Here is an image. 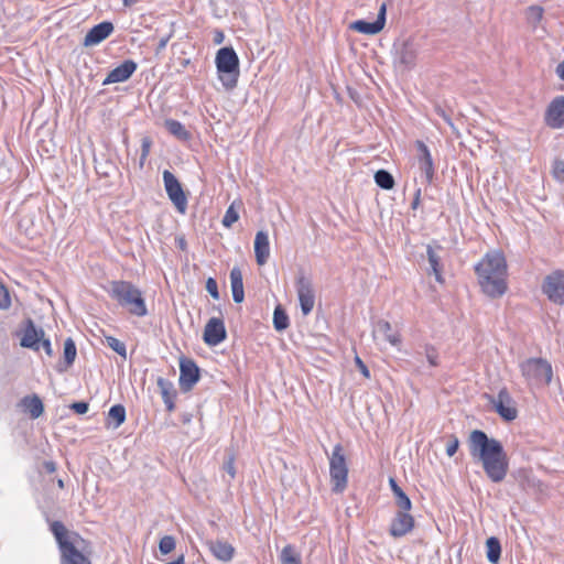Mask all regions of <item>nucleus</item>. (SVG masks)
Returning a JSON list of instances; mask_svg holds the SVG:
<instances>
[{
  "label": "nucleus",
  "mask_w": 564,
  "mask_h": 564,
  "mask_svg": "<svg viewBox=\"0 0 564 564\" xmlns=\"http://www.w3.org/2000/svg\"><path fill=\"white\" fill-rule=\"evenodd\" d=\"M113 31V25L111 22L104 21L95 26H93L88 33L85 35L84 45L90 46L96 45L107 39Z\"/></svg>",
  "instance_id": "obj_22"
},
{
  "label": "nucleus",
  "mask_w": 564,
  "mask_h": 564,
  "mask_svg": "<svg viewBox=\"0 0 564 564\" xmlns=\"http://www.w3.org/2000/svg\"><path fill=\"white\" fill-rule=\"evenodd\" d=\"M230 284L232 299L236 303H241L245 299L242 273L239 268H234L230 271Z\"/></svg>",
  "instance_id": "obj_27"
},
{
  "label": "nucleus",
  "mask_w": 564,
  "mask_h": 564,
  "mask_svg": "<svg viewBox=\"0 0 564 564\" xmlns=\"http://www.w3.org/2000/svg\"><path fill=\"white\" fill-rule=\"evenodd\" d=\"M51 531L61 553V564H91L76 546L77 541L82 540L78 533L69 532L61 521H53Z\"/></svg>",
  "instance_id": "obj_3"
},
{
  "label": "nucleus",
  "mask_w": 564,
  "mask_h": 564,
  "mask_svg": "<svg viewBox=\"0 0 564 564\" xmlns=\"http://www.w3.org/2000/svg\"><path fill=\"white\" fill-rule=\"evenodd\" d=\"M468 447L474 459L481 463L486 476L496 484L502 482L509 470V458L502 444L481 430H474L468 437Z\"/></svg>",
  "instance_id": "obj_1"
},
{
  "label": "nucleus",
  "mask_w": 564,
  "mask_h": 564,
  "mask_svg": "<svg viewBox=\"0 0 564 564\" xmlns=\"http://www.w3.org/2000/svg\"><path fill=\"white\" fill-rule=\"evenodd\" d=\"M420 52L419 44L413 39L403 41L395 47L394 65L402 70H411L415 67Z\"/></svg>",
  "instance_id": "obj_9"
},
{
  "label": "nucleus",
  "mask_w": 564,
  "mask_h": 564,
  "mask_svg": "<svg viewBox=\"0 0 564 564\" xmlns=\"http://www.w3.org/2000/svg\"><path fill=\"white\" fill-rule=\"evenodd\" d=\"M394 498H395V506L398 507V510L403 511H410L412 508V502L408 495L401 489L395 490Z\"/></svg>",
  "instance_id": "obj_35"
},
{
  "label": "nucleus",
  "mask_w": 564,
  "mask_h": 564,
  "mask_svg": "<svg viewBox=\"0 0 564 564\" xmlns=\"http://www.w3.org/2000/svg\"><path fill=\"white\" fill-rule=\"evenodd\" d=\"M206 290L212 295L213 299H215V300L219 299L218 286H217V282L215 279L208 278V280L206 282Z\"/></svg>",
  "instance_id": "obj_45"
},
{
  "label": "nucleus",
  "mask_w": 564,
  "mask_h": 564,
  "mask_svg": "<svg viewBox=\"0 0 564 564\" xmlns=\"http://www.w3.org/2000/svg\"><path fill=\"white\" fill-rule=\"evenodd\" d=\"M441 249H442L441 246H437L436 249H435V248H433L430 245L426 248V254H427V260H429V263H430L431 272L435 275V280L438 283H443L444 282V278L442 275L441 257H440V254L437 252V250H441Z\"/></svg>",
  "instance_id": "obj_26"
},
{
  "label": "nucleus",
  "mask_w": 564,
  "mask_h": 564,
  "mask_svg": "<svg viewBox=\"0 0 564 564\" xmlns=\"http://www.w3.org/2000/svg\"><path fill=\"white\" fill-rule=\"evenodd\" d=\"M163 183L171 202L180 213L184 214L187 208V198L178 180L172 172L164 170Z\"/></svg>",
  "instance_id": "obj_10"
},
{
  "label": "nucleus",
  "mask_w": 564,
  "mask_h": 564,
  "mask_svg": "<svg viewBox=\"0 0 564 564\" xmlns=\"http://www.w3.org/2000/svg\"><path fill=\"white\" fill-rule=\"evenodd\" d=\"M542 292L547 300L556 305H564V270H554L542 283Z\"/></svg>",
  "instance_id": "obj_8"
},
{
  "label": "nucleus",
  "mask_w": 564,
  "mask_h": 564,
  "mask_svg": "<svg viewBox=\"0 0 564 564\" xmlns=\"http://www.w3.org/2000/svg\"><path fill=\"white\" fill-rule=\"evenodd\" d=\"M546 123L553 129L564 126V96L555 98L547 108Z\"/></svg>",
  "instance_id": "obj_19"
},
{
  "label": "nucleus",
  "mask_w": 564,
  "mask_h": 564,
  "mask_svg": "<svg viewBox=\"0 0 564 564\" xmlns=\"http://www.w3.org/2000/svg\"><path fill=\"white\" fill-rule=\"evenodd\" d=\"M122 1L126 7H131L139 2V0H122Z\"/></svg>",
  "instance_id": "obj_57"
},
{
  "label": "nucleus",
  "mask_w": 564,
  "mask_h": 564,
  "mask_svg": "<svg viewBox=\"0 0 564 564\" xmlns=\"http://www.w3.org/2000/svg\"><path fill=\"white\" fill-rule=\"evenodd\" d=\"M254 254L256 261L259 265H263L268 262L270 257V242L268 234L263 230L256 234Z\"/></svg>",
  "instance_id": "obj_24"
},
{
  "label": "nucleus",
  "mask_w": 564,
  "mask_h": 564,
  "mask_svg": "<svg viewBox=\"0 0 564 564\" xmlns=\"http://www.w3.org/2000/svg\"><path fill=\"white\" fill-rule=\"evenodd\" d=\"M147 158H148L147 154H142L141 153V156H140V160H139V165H140L141 169L143 167V165H144V163L147 161Z\"/></svg>",
  "instance_id": "obj_58"
},
{
  "label": "nucleus",
  "mask_w": 564,
  "mask_h": 564,
  "mask_svg": "<svg viewBox=\"0 0 564 564\" xmlns=\"http://www.w3.org/2000/svg\"><path fill=\"white\" fill-rule=\"evenodd\" d=\"M224 41V33L219 30L215 31V34H214V42L216 44H221Z\"/></svg>",
  "instance_id": "obj_53"
},
{
  "label": "nucleus",
  "mask_w": 564,
  "mask_h": 564,
  "mask_svg": "<svg viewBox=\"0 0 564 564\" xmlns=\"http://www.w3.org/2000/svg\"><path fill=\"white\" fill-rule=\"evenodd\" d=\"M235 459L234 452L231 449H227L223 469L230 476V479L236 477Z\"/></svg>",
  "instance_id": "obj_36"
},
{
  "label": "nucleus",
  "mask_w": 564,
  "mask_h": 564,
  "mask_svg": "<svg viewBox=\"0 0 564 564\" xmlns=\"http://www.w3.org/2000/svg\"><path fill=\"white\" fill-rule=\"evenodd\" d=\"M45 468L48 473L55 471V464L52 462L45 463Z\"/></svg>",
  "instance_id": "obj_56"
},
{
  "label": "nucleus",
  "mask_w": 564,
  "mask_h": 564,
  "mask_svg": "<svg viewBox=\"0 0 564 564\" xmlns=\"http://www.w3.org/2000/svg\"><path fill=\"white\" fill-rule=\"evenodd\" d=\"M417 150V164L426 184H431L434 177V163L431 152L423 141L415 142Z\"/></svg>",
  "instance_id": "obj_13"
},
{
  "label": "nucleus",
  "mask_w": 564,
  "mask_h": 564,
  "mask_svg": "<svg viewBox=\"0 0 564 564\" xmlns=\"http://www.w3.org/2000/svg\"><path fill=\"white\" fill-rule=\"evenodd\" d=\"M21 411L28 414L32 420L40 417L44 412V405L37 394H30L24 397L18 403Z\"/></svg>",
  "instance_id": "obj_23"
},
{
  "label": "nucleus",
  "mask_w": 564,
  "mask_h": 564,
  "mask_svg": "<svg viewBox=\"0 0 564 564\" xmlns=\"http://www.w3.org/2000/svg\"><path fill=\"white\" fill-rule=\"evenodd\" d=\"M484 397L492 403L496 412L503 420L510 422L517 419V403L509 394L508 390H500L497 399H495L488 393H485Z\"/></svg>",
  "instance_id": "obj_11"
},
{
  "label": "nucleus",
  "mask_w": 564,
  "mask_h": 564,
  "mask_svg": "<svg viewBox=\"0 0 564 564\" xmlns=\"http://www.w3.org/2000/svg\"><path fill=\"white\" fill-rule=\"evenodd\" d=\"M199 379V369L191 359H182L180 364V383L184 388H191Z\"/></svg>",
  "instance_id": "obj_21"
},
{
  "label": "nucleus",
  "mask_w": 564,
  "mask_h": 564,
  "mask_svg": "<svg viewBox=\"0 0 564 564\" xmlns=\"http://www.w3.org/2000/svg\"><path fill=\"white\" fill-rule=\"evenodd\" d=\"M552 174L558 182H564V161L555 160L553 162Z\"/></svg>",
  "instance_id": "obj_43"
},
{
  "label": "nucleus",
  "mask_w": 564,
  "mask_h": 564,
  "mask_svg": "<svg viewBox=\"0 0 564 564\" xmlns=\"http://www.w3.org/2000/svg\"><path fill=\"white\" fill-rule=\"evenodd\" d=\"M329 476L334 492H343L347 487L348 466L341 444H336L329 457Z\"/></svg>",
  "instance_id": "obj_6"
},
{
  "label": "nucleus",
  "mask_w": 564,
  "mask_h": 564,
  "mask_svg": "<svg viewBox=\"0 0 564 564\" xmlns=\"http://www.w3.org/2000/svg\"><path fill=\"white\" fill-rule=\"evenodd\" d=\"M63 355H64V361H65L66 366H70L74 362L76 355H77L76 345L72 338H67L64 341Z\"/></svg>",
  "instance_id": "obj_34"
},
{
  "label": "nucleus",
  "mask_w": 564,
  "mask_h": 564,
  "mask_svg": "<svg viewBox=\"0 0 564 564\" xmlns=\"http://www.w3.org/2000/svg\"><path fill=\"white\" fill-rule=\"evenodd\" d=\"M77 414H85L88 411L89 404L85 401L74 402L69 405Z\"/></svg>",
  "instance_id": "obj_47"
},
{
  "label": "nucleus",
  "mask_w": 564,
  "mask_h": 564,
  "mask_svg": "<svg viewBox=\"0 0 564 564\" xmlns=\"http://www.w3.org/2000/svg\"><path fill=\"white\" fill-rule=\"evenodd\" d=\"M375 182L383 189H391L394 186L393 176L386 170H379L376 172Z\"/></svg>",
  "instance_id": "obj_32"
},
{
  "label": "nucleus",
  "mask_w": 564,
  "mask_h": 564,
  "mask_svg": "<svg viewBox=\"0 0 564 564\" xmlns=\"http://www.w3.org/2000/svg\"><path fill=\"white\" fill-rule=\"evenodd\" d=\"M137 64L132 59H127L116 68H113L105 78L104 85L122 83L131 77L135 72Z\"/></svg>",
  "instance_id": "obj_20"
},
{
  "label": "nucleus",
  "mask_w": 564,
  "mask_h": 564,
  "mask_svg": "<svg viewBox=\"0 0 564 564\" xmlns=\"http://www.w3.org/2000/svg\"><path fill=\"white\" fill-rule=\"evenodd\" d=\"M372 335L377 339L389 343L391 346H399L401 344V336L398 330H393L388 321L379 319L375 323Z\"/></svg>",
  "instance_id": "obj_18"
},
{
  "label": "nucleus",
  "mask_w": 564,
  "mask_h": 564,
  "mask_svg": "<svg viewBox=\"0 0 564 564\" xmlns=\"http://www.w3.org/2000/svg\"><path fill=\"white\" fill-rule=\"evenodd\" d=\"M57 485L59 488H64V481L62 479H58Z\"/></svg>",
  "instance_id": "obj_60"
},
{
  "label": "nucleus",
  "mask_w": 564,
  "mask_h": 564,
  "mask_svg": "<svg viewBox=\"0 0 564 564\" xmlns=\"http://www.w3.org/2000/svg\"><path fill=\"white\" fill-rule=\"evenodd\" d=\"M356 365L359 369V371L365 376V377H369V370L367 368V366L360 360L359 357H356Z\"/></svg>",
  "instance_id": "obj_50"
},
{
  "label": "nucleus",
  "mask_w": 564,
  "mask_h": 564,
  "mask_svg": "<svg viewBox=\"0 0 564 564\" xmlns=\"http://www.w3.org/2000/svg\"><path fill=\"white\" fill-rule=\"evenodd\" d=\"M204 341L209 346H217L226 338L225 324L220 318H210L204 329Z\"/></svg>",
  "instance_id": "obj_17"
},
{
  "label": "nucleus",
  "mask_w": 564,
  "mask_h": 564,
  "mask_svg": "<svg viewBox=\"0 0 564 564\" xmlns=\"http://www.w3.org/2000/svg\"><path fill=\"white\" fill-rule=\"evenodd\" d=\"M420 202H421V189H416L415 194H414V198H413V202L411 204V207L413 209H416L420 205Z\"/></svg>",
  "instance_id": "obj_51"
},
{
  "label": "nucleus",
  "mask_w": 564,
  "mask_h": 564,
  "mask_svg": "<svg viewBox=\"0 0 564 564\" xmlns=\"http://www.w3.org/2000/svg\"><path fill=\"white\" fill-rule=\"evenodd\" d=\"M44 337V330L41 327H36L34 322L29 318L24 324V328L22 330L20 345L25 348L33 349L35 351L40 350L41 340Z\"/></svg>",
  "instance_id": "obj_16"
},
{
  "label": "nucleus",
  "mask_w": 564,
  "mask_h": 564,
  "mask_svg": "<svg viewBox=\"0 0 564 564\" xmlns=\"http://www.w3.org/2000/svg\"><path fill=\"white\" fill-rule=\"evenodd\" d=\"M166 130L182 141H187L191 138V133L186 130L185 126L174 119H167L164 122Z\"/></svg>",
  "instance_id": "obj_28"
},
{
  "label": "nucleus",
  "mask_w": 564,
  "mask_h": 564,
  "mask_svg": "<svg viewBox=\"0 0 564 564\" xmlns=\"http://www.w3.org/2000/svg\"><path fill=\"white\" fill-rule=\"evenodd\" d=\"M126 421V409L122 404L112 405L108 412L107 425L118 429Z\"/></svg>",
  "instance_id": "obj_29"
},
{
  "label": "nucleus",
  "mask_w": 564,
  "mask_h": 564,
  "mask_svg": "<svg viewBox=\"0 0 564 564\" xmlns=\"http://www.w3.org/2000/svg\"><path fill=\"white\" fill-rule=\"evenodd\" d=\"M414 528V518L409 511L398 510L393 517L389 533L393 538H401L406 535Z\"/></svg>",
  "instance_id": "obj_15"
},
{
  "label": "nucleus",
  "mask_w": 564,
  "mask_h": 564,
  "mask_svg": "<svg viewBox=\"0 0 564 564\" xmlns=\"http://www.w3.org/2000/svg\"><path fill=\"white\" fill-rule=\"evenodd\" d=\"M424 356L431 367L438 366V352L435 347L426 345L424 347Z\"/></svg>",
  "instance_id": "obj_41"
},
{
  "label": "nucleus",
  "mask_w": 564,
  "mask_h": 564,
  "mask_svg": "<svg viewBox=\"0 0 564 564\" xmlns=\"http://www.w3.org/2000/svg\"><path fill=\"white\" fill-rule=\"evenodd\" d=\"M239 218L238 212L235 209L234 205H230L225 213V216L221 220V224L229 228L231 227Z\"/></svg>",
  "instance_id": "obj_39"
},
{
  "label": "nucleus",
  "mask_w": 564,
  "mask_h": 564,
  "mask_svg": "<svg viewBox=\"0 0 564 564\" xmlns=\"http://www.w3.org/2000/svg\"><path fill=\"white\" fill-rule=\"evenodd\" d=\"M479 285L490 297H500L507 291V262L500 251L487 252L476 264Z\"/></svg>",
  "instance_id": "obj_2"
},
{
  "label": "nucleus",
  "mask_w": 564,
  "mask_h": 564,
  "mask_svg": "<svg viewBox=\"0 0 564 564\" xmlns=\"http://www.w3.org/2000/svg\"><path fill=\"white\" fill-rule=\"evenodd\" d=\"M170 37H171V35H166V36H163V37L160 39L159 45H158V52H160V51L165 48Z\"/></svg>",
  "instance_id": "obj_52"
},
{
  "label": "nucleus",
  "mask_w": 564,
  "mask_h": 564,
  "mask_svg": "<svg viewBox=\"0 0 564 564\" xmlns=\"http://www.w3.org/2000/svg\"><path fill=\"white\" fill-rule=\"evenodd\" d=\"M218 77L227 90L237 86L239 77V58L232 47H223L216 54Z\"/></svg>",
  "instance_id": "obj_5"
},
{
  "label": "nucleus",
  "mask_w": 564,
  "mask_h": 564,
  "mask_svg": "<svg viewBox=\"0 0 564 564\" xmlns=\"http://www.w3.org/2000/svg\"><path fill=\"white\" fill-rule=\"evenodd\" d=\"M295 286L301 311L306 316L313 311L315 304L313 283L311 279L302 274L296 279Z\"/></svg>",
  "instance_id": "obj_12"
},
{
  "label": "nucleus",
  "mask_w": 564,
  "mask_h": 564,
  "mask_svg": "<svg viewBox=\"0 0 564 564\" xmlns=\"http://www.w3.org/2000/svg\"><path fill=\"white\" fill-rule=\"evenodd\" d=\"M273 325L278 332L286 329L290 325L289 316L281 305H278L273 312Z\"/></svg>",
  "instance_id": "obj_31"
},
{
  "label": "nucleus",
  "mask_w": 564,
  "mask_h": 564,
  "mask_svg": "<svg viewBox=\"0 0 564 564\" xmlns=\"http://www.w3.org/2000/svg\"><path fill=\"white\" fill-rule=\"evenodd\" d=\"M386 12H387L386 4L382 3L379 9L378 17H377L376 21L367 22L364 20H357V21L351 22L349 28L351 30L357 31L362 34H368V35L377 34L384 28Z\"/></svg>",
  "instance_id": "obj_14"
},
{
  "label": "nucleus",
  "mask_w": 564,
  "mask_h": 564,
  "mask_svg": "<svg viewBox=\"0 0 564 564\" xmlns=\"http://www.w3.org/2000/svg\"><path fill=\"white\" fill-rule=\"evenodd\" d=\"M182 420H183V423H189L191 420H192V415L191 414H184Z\"/></svg>",
  "instance_id": "obj_59"
},
{
  "label": "nucleus",
  "mask_w": 564,
  "mask_h": 564,
  "mask_svg": "<svg viewBox=\"0 0 564 564\" xmlns=\"http://www.w3.org/2000/svg\"><path fill=\"white\" fill-rule=\"evenodd\" d=\"M459 447V441L456 436L452 435L446 444V454L452 457L456 454Z\"/></svg>",
  "instance_id": "obj_44"
},
{
  "label": "nucleus",
  "mask_w": 564,
  "mask_h": 564,
  "mask_svg": "<svg viewBox=\"0 0 564 564\" xmlns=\"http://www.w3.org/2000/svg\"><path fill=\"white\" fill-rule=\"evenodd\" d=\"M213 555L223 562H229L235 555V547L226 541H209L207 543Z\"/></svg>",
  "instance_id": "obj_25"
},
{
  "label": "nucleus",
  "mask_w": 564,
  "mask_h": 564,
  "mask_svg": "<svg viewBox=\"0 0 564 564\" xmlns=\"http://www.w3.org/2000/svg\"><path fill=\"white\" fill-rule=\"evenodd\" d=\"M43 348L44 351L46 352L47 356H52V346H51V341L48 339H45L43 337V339L41 340V344H40V348Z\"/></svg>",
  "instance_id": "obj_49"
},
{
  "label": "nucleus",
  "mask_w": 564,
  "mask_h": 564,
  "mask_svg": "<svg viewBox=\"0 0 564 564\" xmlns=\"http://www.w3.org/2000/svg\"><path fill=\"white\" fill-rule=\"evenodd\" d=\"M175 549V539L172 535L163 536L159 542V550L162 554H169Z\"/></svg>",
  "instance_id": "obj_38"
},
{
  "label": "nucleus",
  "mask_w": 564,
  "mask_h": 564,
  "mask_svg": "<svg viewBox=\"0 0 564 564\" xmlns=\"http://www.w3.org/2000/svg\"><path fill=\"white\" fill-rule=\"evenodd\" d=\"M176 390H161L163 402L169 412L175 409L174 399L176 398Z\"/></svg>",
  "instance_id": "obj_42"
},
{
  "label": "nucleus",
  "mask_w": 564,
  "mask_h": 564,
  "mask_svg": "<svg viewBox=\"0 0 564 564\" xmlns=\"http://www.w3.org/2000/svg\"><path fill=\"white\" fill-rule=\"evenodd\" d=\"M389 485L393 494H395V490H401L402 488L397 484L394 478L389 479Z\"/></svg>",
  "instance_id": "obj_54"
},
{
  "label": "nucleus",
  "mask_w": 564,
  "mask_h": 564,
  "mask_svg": "<svg viewBox=\"0 0 564 564\" xmlns=\"http://www.w3.org/2000/svg\"><path fill=\"white\" fill-rule=\"evenodd\" d=\"M110 296L130 314L143 317L148 314L145 300L140 289L128 281H112Z\"/></svg>",
  "instance_id": "obj_4"
},
{
  "label": "nucleus",
  "mask_w": 564,
  "mask_h": 564,
  "mask_svg": "<svg viewBox=\"0 0 564 564\" xmlns=\"http://www.w3.org/2000/svg\"><path fill=\"white\" fill-rule=\"evenodd\" d=\"M106 343L118 355L126 357L127 349L123 341L112 336H106Z\"/></svg>",
  "instance_id": "obj_37"
},
{
  "label": "nucleus",
  "mask_w": 564,
  "mask_h": 564,
  "mask_svg": "<svg viewBox=\"0 0 564 564\" xmlns=\"http://www.w3.org/2000/svg\"><path fill=\"white\" fill-rule=\"evenodd\" d=\"M11 306V296L9 290L0 281V311H7Z\"/></svg>",
  "instance_id": "obj_40"
},
{
  "label": "nucleus",
  "mask_w": 564,
  "mask_h": 564,
  "mask_svg": "<svg viewBox=\"0 0 564 564\" xmlns=\"http://www.w3.org/2000/svg\"><path fill=\"white\" fill-rule=\"evenodd\" d=\"M528 15H529V19H531L533 21H540L543 15V9L538 6H532L528 10Z\"/></svg>",
  "instance_id": "obj_46"
},
{
  "label": "nucleus",
  "mask_w": 564,
  "mask_h": 564,
  "mask_svg": "<svg viewBox=\"0 0 564 564\" xmlns=\"http://www.w3.org/2000/svg\"><path fill=\"white\" fill-rule=\"evenodd\" d=\"M522 375L528 383L535 386H547L553 376L551 364L542 358H530L521 364Z\"/></svg>",
  "instance_id": "obj_7"
},
{
  "label": "nucleus",
  "mask_w": 564,
  "mask_h": 564,
  "mask_svg": "<svg viewBox=\"0 0 564 564\" xmlns=\"http://www.w3.org/2000/svg\"><path fill=\"white\" fill-rule=\"evenodd\" d=\"M556 73L558 77L564 80V61L557 65Z\"/></svg>",
  "instance_id": "obj_55"
},
{
  "label": "nucleus",
  "mask_w": 564,
  "mask_h": 564,
  "mask_svg": "<svg viewBox=\"0 0 564 564\" xmlns=\"http://www.w3.org/2000/svg\"><path fill=\"white\" fill-rule=\"evenodd\" d=\"M487 558L492 564H498L501 556V544L498 538L490 536L486 541Z\"/></svg>",
  "instance_id": "obj_30"
},
{
  "label": "nucleus",
  "mask_w": 564,
  "mask_h": 564,
  "mask_svg": "<svg viewBox=\"0 0 564 564\" xmlns=\"http://www.w3.org/2000/svg\"><path fill=\"white\" fill-rule=\"evenodd\" d=\"M280 558L281 564H301V558L292 545H286L282 549Z\"/></svg>",
  "instance_id": "obj_33"
},
{
  "label": "nucleus",
  "mask_w": 564,
  "mask_h": 564,
  "mask_svg": "<svg viewBox=\"0 0 564 564\" xmlns=\"http://www.w3.org/2000/svg\"><path fill=\"white\" fill-rule=\"evenodd\" d=\"M151 144H152V141L150 140V138H143L142 139V144H141V148H142V152L141 153L149 155L150 149H151Z\"/></svg>",
  "instance_id": "obj_48"
}]
</instances>
